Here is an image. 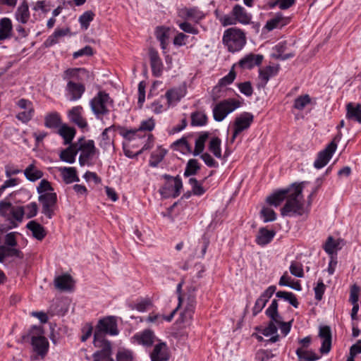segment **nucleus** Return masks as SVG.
I'll use <instances>...</instances> for the list:
<instances>
[{
    "label": "nucleus",
    "mask_w": 361,
    "mask_h": 361,
    "mask_svg": "<svg viewBox=\"0 0 361 361\" xmlns=\"http://www.w3.org/2000/svg\"><path fill=\"white\" fill-rule=\"evenodd\" d=\"M77 153L78 150L71 145L61 152L60 159L68 164H73L75 161V156Z\"/></svg>",
    "instance_id": "43"
},
{
    "label": "nucleus",
    "mask_w": 361,
    "mask_h": 361,
    "mask_svg": "<svg viewBox=\"0 0 361 361\" xmlns=\"http://www.w3.org/2000/svg\"><path fill=\"white\" fill-rule=\"evenodd\" d=\"M79 147L77 150L81 152L79 157V163L81 166L86 164L95 154L96 148L92 140H85L83 138L79 140Z\"/></svg>",
    "instance_id": "10"
},
{
    "label": "nucleus",
    "mask_w": 361,
    "mask_h": 361,
    "mask_svg": "<svg viewBox=\"0 0 361 361\" xmlns=\"http://www.w3.org/2000/svg\"><path fill=\"white\" fill-rule=\"evenodd\" d=\"M112 101L108 94L99 92L90 102V106L98 118L107 114L109 111V107L111 105Z\"/></svg>",
    "instance_id": "7"
},
{
    "label": "nucleus",
    "mask_w": 361,
    "mask_h": 361,
    "mask_svg": "<svg viewBox=\"0 0 361 361\" xmlns=\"http://www.w3.org/2000/svg\"><path fill=\"white\" fill-rule=\"evenodd\" d=\"M172 147L176 150L181 151L183 153L192 152L191 147L185 137H182L174 142Z\"/></svg>",
    "instance_id": "55"
},
{
    "label": "nucleus",
    "mask_w": 361,
    "mask_h": 361,
    "mask_svg": "<svg viewBox=\"0 0 361 361\" xmlns=\"http://www.w3.org/2000/svg\"><path fill=\"white\" fill-rule=\"evenodd\" d=\"M116 361H133V352L126 349L119 350L116 354Z\"/></svg>",
    "instance_id": "64"
},
{
    "label": "nucleus",
    "mask_w": 361,
    "mask_h": 361,
    "mask_svg": "<svg viewBox=\"0 0 361 361\" xmlns=\"http://www.w3.org/2000/svg\"><path fill=\"white\" fill-rule=\"evenodd\" d=\"M278 327L272 323H269L268 326L265 327L262 334L265 336H272L267 342L275 343L279 341V336L277 334Z\"/></svg>",
    "instance_id": "44"
},
{
    "label": "nucleus",
    "mask_w": 361,
    "mask_h": 361,
    "mask_svg": "<svg viewBox=\"0 0 361 361\" xmlns=\"http://www.w3.org/2000/svg\"><path fill=\"white\" fill-rule=\"evenodd\" d=\"M149 355L151 361H168L170 353L166 343L159 341L155 344Z\"/></svg>",
    "instance_id": "14"
},
{
    "label": "nucleus",
    "mask_w": 361,
    "mask_h": 361,
    "mask_svg": "<svg viewBox=\"0 0 361 361\" xmlns=\"http://www.w3.org/2000/svg\"><path fill=\"white\" fill-rule=\"evenodd\" d=\"M319 336L322 339L320 352L322 354L328 353L331 347V331L329 326H321Z\"/></svg>",
    "instance_id": "19"
},
{
    "label": "nucleus",
    "mask_w": 361,
    "mask_h": 361,
    "mask_svg": "<svg viewBox=\"0 0 361 361\" xmlns=\"http://www.w3.org/2000/svg\"><path fill=\"white\" fill-rule=\"evenodd\" d=\"M235 78V72L233 70H231L230 72L224 78H222L218 85L215 86L212 92L213 99L215 101L219 98L218 95H216V93L220 92L221 86H226L228 85L231 84Z\"/></svg>",
    "instance_id": "31"
},
{
    "label": "nucleus",
    "mask_w": 361,
    "mask_h": 361,
    "mask_svg": "<svg viewBox=\"0 0 361 361\" xmlns=\"http://www.w3.org/2000/svg\"><path fill=\"white\" fill-rule=\"evenodd\" d=\"M184 305V310L181 313V317L183 322H188L192 319L195 309V297L193 294H190L185 298V302L181 304Z\"/></svg>",
    "instance_id": "18"
},
{
    "label": "nucleus",
    "mask_w": 361,
    "mask_h": 361,
    "mask_svg": "<svg viewBox=\"0 0 361 361\" xmlns=\"http://www.w3.org/2000/svg\"><path fill=\"white\" fill-rule=\"evenodd\" d=\"M286 42H280L275 46L276 54L274 57L277 59L282 61L293 58L295 56V53L293 51L286 53Z\"/></svg>",
    "instance_id": "39"
},
{
    "label": "nucleus",
    "mask_w": 361,
    "mask_h": 361,
    "mask_svg": "<svg viewBox=\"0 0 361 361\" xmlns=\"http://www.w3.org/2000/svg\"><path fill=\"white\" fill-rule=\"evenodd\" d=\"M13 25L10 18H3L0 20V40L13 37Z\"/></svg>",
    "instance_id": "30"
},
{
    "label": "nucleus",
    "mask_w": 361,
    "mask_h": 361,
    "mask_svg": "<svg viewBox=\"0 0 361 361\" xmlns=\"http://www.w3.org/2000/svg\"><path fill=\"white\" fill-rule=\"evenodd\" d=\"M62 125L60 114L56 111L48 113L44 116V126L49 129H59Z\"/></svg>",
    "instance_id": "26"
},
{
    "label": "nucleus",
    "mask_w": 361,
    "mask_h": 361,
    "mask_svg": "<svg viewBox=\"0 0 361 361\" xmlns=\"http://www.w3.org/2000/svg\"><path fill=\"white\" fill-rule=\"evenodd\" d=\"M288 22V18H284L281 14H277L267 22L266 28L269 30H272L286 25Z\"/></svg>",
    "instance_id": "38"
},
{
    "label": "nucleus",
    "mask_w": 361,
    "mask_h": 361,
    "mask_svg": "<svg viewBox=\"0 0 361 361\" xmlns=\"http://www.w3.org/2000/svg\"><path fill=\"white\" fill-rule=\"evenodd\" d=\"M310 102L311 98L308 94L300 96L294 101V108L298 110H302Z\"/></svg>",
    "instance_id": "60"
},
{
    "label": "nucleus",
    "mask_w": 361,
    "mask_h": 361,
    "mask_svg": "<svg viewBox=\"0 0 361 361\" xmlns=\"http://www.w3.org/2000/svg\"><path fill=\"white\" fill-rule=\"evenodd\" d=\"M231 13L235 16V18H236V21L241 24L247 25L250 23L251 16L240 5H235L233 8Z\"/></svg>",
    "instance_id": "27"
},
{
    "label": "nucleus",
    "mask_w": 361,
    "mask_h": 361,
    "mask_svg": "<svg viewBox=\"0 0 361 361\" xmlns=\"http://www.w3.org/2000/svg\"><path fill=\"white\" fill-rule=\"evenodd\" d=\"M25 24L18 23L17 25H14V30L13 32V37L16 40H20L26 38L30 34V29H27Z\"/></svg>",
    "instance_id": "48"
},
{
    "label": "nucleus",
    "mask_w": 361,
    "mask_h": 361,
    "mask_svg": "<svg viewBox=\"0 0 361 361\" xmlns=\"http://www.w3.org/2000/svg\"><path fill=\"white\" fill-rule=\"evenodd\" d=\"M209 135L207 133H202L195 140V149L192 152L194 156L200 154L204 149V143L207 141Z\"/></svg>",
    "instance_id": "51"
},
{
    "label": "nucleus",
    "mask_w": 361,
    "mask_h": 361,
    "mask_svg": "<svg viewBox=\"0 0 361 361\" xmlns=\"http://www.w3.org/2000/svg\"><path fill=\"white\" fill-rule=\"evenodd\" d=\"M26 227L32 232L33 237L38 240H42L47 235L44 226L35 221H29Z\"/></svg>",
    "instance_id": "28"
},
{
    "label": "nucleus",
    "mask_w": 361,
    "mask_h": 361,
    "mask_svg": "<svg viewBox=\"0 0 361 361\" xmlns=\"http://www.w3.org/2000/svg\"><path fill=\"white\" fill-rule=\"evenodd\" d=\"M261 216L264 222L274 221L276 219L275 212L269 207H264L260 212Z\"/></svg>",
    "instance_id": "62"
},
{
    "label": "nucleus",
    "mask_w": 361,
    "mask_h": 361,
    "mask_svg": "<svg viewBox=\"0 0 361 361\" xmlns=\"http://www.w3.org/2000/svg\"><path fill=\"white\" fill-rule=\"evenodd\" d=\"M149 55L152 75L155 77H160L162 75L164 65L159 56L158 52L151 49H149Z\"/></svg>",
    "instance_id": "17"
},
{
    "label": "nucleus",
    "mask_w": 361,
    "mask_h": 361,
    "mask_svg": "<svg viewBox=\"0 0 361 361\" xmlns=\"http://www.w3.org/2000/svg\"><path fill=\"white\" fill-rule=\"evenodd\" d=\"M207 117L201 111H195L191 114V125L192 126H202L207 123Z\"/></svg>",
    "instance_id": "52"
},
{
    "label": "nucleus",
    "mask_w": 361,
    "mask_h": 361,
    "mask_svg": "<svg viewBox=\"0 0 361 361\" xmlns=\"http://www.w3.org/2000/svg\"><path fill=\"white\" fill-rule=\"evenodd\" d=\"M69 33L70 29L68 28L56 30L44 42L45 47H49L59 43L61 37L68 35Z\"/></svg>",
    "instance_id": "37"
},
{
    "label": "nucleus",
    "mask_w": 361,
    "mask_h": 361,
    "mask_svg": "<svg viewBox=\"0 0 361 361\" xmlns=\"http://www.w3.org/2000/svg\"><path fill=\"white\" fill-rule=\"evenodd\" d=\"M166 154V151L164 149H159L154 152L151 155L149 160V165L152 167H156L163 160Z\"/></svg>",
    "instance_id": "56"
},
{
    "label": "nucleus",
    "mask_w": 361,
    "mask_h": 361,
    "mask_svg": "<svg viewBox=\"0 0 361 361\" xmlns=\"http://www.w3.org/2000/svg\"><path fill=\"white\" fill-rule=\"evenodd\" d=\"M276 296L278 298L283 299L284 300L288 302L291 305H293L295 308H297L299 305V302L295 295L291 292L279 290L276 292Z\"/></svg>",
    "instance_id": "49"
},
{
    "label": "nucleus",
    "mask_w": 361,
    "mask_h": 361,
    "mask_svg": "<svg viewBox=\"0 0 361 361\" xmlns=\"http://www.w3.org/2000/svg\"><path fill=\"white\" fill-rule=\"evenodd\" d=\"M15 20L23 24H26L30 18L28 4L26 1H23L17 8L14 13Z\"/></svg>",
    "instance_id": "21"
},
{
    "label": "nucleus",
    "mask_w": 361,
    "mask_h": 361,
    "mask_svg": "<svg viewBox=\"0 0 361 361\" xmlns=\"http://www.w3.org/2000/svg\"><path fill=\"white\" fill-rule=\"evenodd\" d=\"M275 235L274 231L267 230L265 228H261L259 230L256 238V242L259 245H265L269 243Z\"/></svg>",
    "instance_id": "36"
},
{
    "label": "nucleus",
    "mask_w": 361,
    "mask_h": 361,
    "mask_svg": "<svg viewBox=\"0 0 361 361\" xmlns=\"http://www.w3.org/2000/svg\"><path fill=\"white\" fill-rule=\"evenodd\" d=\"M37 192L39 195L49 194V192H54L50 183L45 179H42L40 181L37 187Z\"/></svg>",
    "instance_id": "59"
},
{
    "label": "nucleus",
    "mask_w": 361,
    "mask_h": 361,
    "mask_svg": "<svg viewBox=\"0 0 361 361\" xmlns=\"http://www.w3.org/2000/svg\"><path fill=\"white\" fill-rule=\"evenodd\" d=\"M289 270H290V274L292 275H293L294 276H296L298 278L304 277V271H303L302 264L299 262L293 261L290 263Z\"/></svg>",
    "instance_id": "57"
},
{
    "label": "nucleus",
    "mask_w": 361,
    "mask_h": 361,
    "mask_svg": "<svg viewBox=\"0 0 361 361\" xmlns=\"http://www.w3.org/2000/svg\"><path fill=\"white\" fill-rule=\"evenodd\" d=\"M253 119V115L248 112H244L235 118L233 126L234 130L231 137L232 142L235 140L239 133L250 128Z\"/></svg>",
    "instance_id": "13"
},
{
    "label": "nucleus",
    "mask_w": 361,
    "mask_h": 361,
    "mask_svg": "<svg viewBox=\"0 0 361 361\" xmlns=\"http://www.w3.org/2000/svg\"><path fill=\"white\" fill-rule=\"evenodd\" d=\"M133 338L145 346H151L155 341L156 336L151 330L146 329L134 335Z\"/></svg>",
    "instance_id": "25"
},
{
    "label": "nucleus",
    "mask_w": 361,
    "mask_h": 361,
    "mask_svg": "<svg viewBox=\"0 0 361 361\" xmlns=\"http://www.w3.org/2000/svg\"><path fill=\"white\" fill-rule=\"evenodd\" d=\"M16 106L22 110L16 115V118L22 123L29 122L33 117L35 109L32 102L26 99H20L16 102Z\"/></svg>",
    "instance_id": "12"
},
{
    "label": "nucleus",
    "mask_w": 361,
    "mask_h": 361,
    "mask_svg": "<svg viewBox=\"0 0 361 361\" xmlns=\"http://www.w3.org/2000/svg\"><path fill=\"white\" fill-rule=\"evenodd\" d=\"M183 12L188 19L194 20L195 23H198L204 18L203 12L197 8H185Z\"/></svg>",
    "instance_id": "46"
},
{
    "label": "nucleus",
    "mask_w": 361,
    "mask_h": 361,
    "mask_svg": "<svg viewBox=\"0 0 361 361\" xmlns=\"http://www.w3.org/2000/svg\"><path fill=\"white\" fill-rule=\"evenodd\" d=\"M94 14L92 11H87L81 15L79 18V22L81 27L87 30L90 25V23L93 20Z\"/></svg>",
    "instance_id": "61"
},
{
    "label": "nucleus",
    "mask_w": 361,
    "mask_h": 361,
    "mask_svg": "<svg viewBox=\"0 0 361 361\" xmlns=\"http://www.w3.org/2000/svg\"><path fill=\"white\" fill-rule=\"evenodd\" d=\"M346 118L361 123V104L348 103L346 105Z\"/></svg>",
    "instance_id": "32"
},
{
    "label": "nucleus",
    "mask_w": 361,
    "mask_h": 361,
    "mask_svg": "<svg viewBox=\"0 0 361 361\" xmlns=\"http://www.w3.org/2000/svg\"><path fill=\"white\" fill-rule=\"evenodd\" d=\"M296 354L300 359H304L305 361H314L319 359L318 355H317L314 352L305 350L301 348H298L296 350Z\"/></svg>",
    "instance_id": "58"
},
{
    "label": "nucleus",
    "mask_w": 361,
    "mask_h": 361,
    "mask_svg": "<svg viewBox=\"0 0 361 361\" xmlns=\"http://www.w3.org/2000/svg\"><path fill=\"white\" fill-rule=\"evenodd\" d=\"M223 43L231 52L240 51L246 43L245 33L239 28L231 27L226 30L223 35Z\"/></svg>",
    "instance_id": "4"
},
{
    "label": "nucleus",
    "mask_w": 361,
    "mask_h": 361,
    "mask_svg": "<svg viewBox=\"0 0 361 361\" xmlns=\"http://www.w3.org/2000/svg\"><path fill=\"white\" fill-rule=\"evenodd\" d=\"M73 279L70 275L64 274L55 278L54 285L60 290H70L73 286Z\"/></svg>",
    "instance_id": "33"
},
{
    "label": "nucleus",
    "mask_w": 361,
    "mask_h": 361,
    "mask_svg": "<svg viewBox=\"0 0 361 361\" xmlns=\"http://www.w3.org/2000/svg\"><path fill=\"white\" fill-rule=\"evenodd\" d=\"M59 171L61 172L63 180L66 184H71L80 180L77 175V171L74 167H60Z\"/></svg>",
    "instance_id": "29"
},
{
    "label": "nucleus",
    "mask_w": 361,
    "mask_h": 361,
    "mask_svg": "<svg viewBox=\"0 0 361 361\" xmlns=\"http://www.w3.org/2000/svg\"><path fill=\"white\" fill-rule=\"evenodd\" d=\"M69 120L80 128H85L87 126L86 120L82 116V107L76 106L73 107L68 113Z\"/></svg>",
    "instance_id": "16"
},
{
    "label": "nucleus",
    "mask_w": 361,
    "mask_h": 361,
    "mask_svg": "<svg viewBox=\"0 0 361 361\" xmlns=\"http://www.w3.org/2000/svg\"><path fill=\"white\" fill-rule=\"evenodd\" d=\"M278 70L279 69L277 67L271 66H268L262 69H260L259 73L260 85L264 87L268 82L269 78L277 74Z\"/></svg>",
    "instance_id": "34"
},
{
    "label": "nucleus",
    "mask_w": 361,
    "mask_h": 361,
    "mask_svg": "<svg viewBox=\"0 0 361 361\" xmlns=\"http://www.w3.org/2000/svg\"><path fill=\"white\" fill-rule=\"evenodd\" d=\"M240 106V102L233 98L224 99L215 105L213 116L216 121H222L229 114Z\"/></svg>",
    "instance_id": "6"
},
{
    "label": "nucleus",
    "mask_w": 361,
    "mask_h": 361,
    "mask_svg": "<svg viewBox=\"0 0 361 361\" xmlns=\"http://www.w3.org/2000/svg\"><path fill=\"white\" fill-rule=\"evenodd\" d=\"M66 91L70 97V100L76 101L82 97L85 91V86L82 82L69 80L67 82Z\"/></svg>",
    "instance_id": "15"
},
{
    "label": "nucleus",
    "mask_w": 361,
    "mask_h": 361,
    "mask_svg": "<svg viewBox=\"0 0 361 361\" xmlns=\"http://www.w3.org/2000/svg\"><path fill=\"white\" fill-rule=\"evenodd\" d=\"M23 173L25 178L31 182H35L43 176V172L34 163L27 166Z\"/></svg>",
    "instance_id": "35"
},
{
    "label": "nucleus",
    "mask_w": 361,
    "mask_h": 361,
    "mask_svg": "<svg viewBox=\"0 0 361 361\" xmlns=\"http://www.w3.org/2000/svg\"><path fill=\"white\" fill-rule=\"evenodd\" d=\"M111 349L98 350L93 354V361H114L111 357Z\"/></svg>",
    "instance_id": "50"
},
{
    "label": "nucleus",
    "mask_w": 361,
    "mask_h": 361,
    "mask_svg": "<svg viewBox=\"0 0 361 361\" xmlns=\"http://www.w3.org/2000/svg\"><path fill=\"white\" fill-rule=\"evenodd\" d=\"M118 334L117 324L114 317L101 319L96 326L94 334V345L101 349H111V343L105 338L106 334L116 336Z\"/></svg>",
    "instance_id": "1"
},
{
    "label": "nucleus",
    "mask_w": 361,
    "mask_h": 361,
    "mask_svg": "<svg viewBox=\"0 0 361 361\" xmlns=\"http://www.w3.org/2000/svg\"><path fill=\"white\" fill-rule=\"evenodd\" d=\"M62 78L64 80L75 81L76 82L83 83L85 81H90L93 79L92 74L84 68H72L66 69Z\"/></svg>",
    "instance_id": "8"
},
{
    "label": "nucleus",
    "mask_w": 361,
    "mask_h": 361,
    "mask_svg": "<svg viewBox=\"0 0 361 361\" xmlns=\"http://www.w3.org/2000/svg\"><path fill=\"white\" fill-rule=\"evenodd\" d=\"M30 338L33 350L42 357L48 352L49 342L44 336V331L40 326H33L23 339Z\"/></svg>",
    "instance_id": "3"
},
{
    "label": "nucleus",
    "mask_w": 361,
    "mask_h": 361,
    "mask_svg": "<svg viewBox=\"0 0 361 361\" xmlns=\"http://www.w3.org/2000/svg\"><path fill=\"white\" fill-rule=\"evenodd\" d=\"M24 207L25 214L27 219H31L35 217L38 212L37 204L35 202H30Z\"/></svg>",
    "instance_id": "63"
},
{
    "label": "nucleus",
    "mask_w": 361,
    "mask_h": 361,
    "mask_svg": "<svg viewBox=\"0 0 361 361\" xmlns=\"http://www.w3.org/2000/svg\"><path fill=\"white\" fill-rule=\"evenodd\" d=\"M278 301L274 299L271 301V305L266 310L265 312L266 315L270 319L269 322L274 324V325H276L277 327L278 325L283 322L281 316L278 312Z\"/></svg>",
    "instance_id": "22"
},
{
    "label": "nucleus",
    "mask_w": 361,
    "mask_h": 361,
    "mask_svg": "<svg viewBox=\"0 0 361 361\" xmlns=\"http://www.w3.org/2000/svg\"><path fill=\"white\" fill-rule=\"evenodd\" d=\"M57 133L63 138L65 144H69L75 136V130L73 128L68 126L66 124H62L58 129Z\"/></svg>",
    "instance_id": "40"
},
{
    "label": "nucleus",
    "mask_w": 361,
    "mask_h": 361,
    "mask_svg": "<svg viewBox=\"0 0 361 361\" xmlns=\"http://www.w3.org/2000/svg\"><path fill=\"white\" fill-rule=\"evenodd\" d=\"M209 149L216 157L221 158V140L217 137H212L209 142Z\"/></svg>",
    "instance_id": "53"
},
{
    "label": "nucleus",
    "mask_w": 361,
    "mask_h": 361,
    "mask_svg": "<svg viewBox=\"0 0 361 361\" xmlns=\"http://www.w3.org/2000/svg\"><path fill=\"white\" fill-rule=\"evenodd\" d=\"M186 94V87L181 85L177 87H174L169 90L165 97L167 99L168 104L170 105L173 102H179Z\"/></svg>",
    "instance_id": "23"
},
{
    "label": "nucleus",
    "mask_w": 361,
    "mask_h": 361,
    "mask_svg": "<svg viewBox=\"0 0 361 361\" xmlns=\"http://www.w3.org/2000/svg\"><path fill=\"white\" fill-rule=\"evenodd\" d=\"M169 29L164 27H158L156 30V37L160 42L161 48L165 51L168 46V39L169 37Z\"/></svg>",
    "instance_id": "42"
},
{
    "label": "nucleus",
    "mask_w": 361,
    "mask_h": 361,
    "mask_svg": "<svg viewBox=\"0 0 361 361\" xmlns=\"http://www.w3.org/2000/svg\"><path fill=\"white\" fill-rule=\"evenodd\" d=\"M290 192V186L288 188L276 191L267 197V202L270 205L278 207L281 203L287 198Z\"/></svg>",
    "instance_id": "24"
},
{
    "label": "nucleus",
    "mask_w": 361,
    "mask_h": 361,
    "mask_svg": "<svg viewBox=\"0 0 361 361\" xmlns=\"http://www.w3.org/2000/svg\"><path fill=\"white\" fill-rule=\"evenodd\" d=\"M111 130H114V126L105 128L102 133L99 146L104 149H106L109 148L111 145H113L114 141L111 139V137L108 135L109 132H110Z\"/></svg>",
    "instance_id": "47"
},
{
    "label": "nucleus",
    "mask_w": 361,
    "mask_h": 361,
    "mask_svg": "<svg viewBox=\"0 0 361 361\" xmlns=\"http://www.w3.org/2000/svg\"><path fill=\"white\" fill-rule=\"evenodd\" d=\"M337 137H336L324 149L319 152L316 160L314 162V166L317 169H322L325 166L332 157L334 153L335 152L337 148V142L336 140Z\"/></svg>",
    "instance_id": "11"
},
{
    "label": "nucleus",
    "mask_w": 361,
    "mask_h": 361,
    "mask_svg": "<svg viewBox=\"0 0 361 361\" xmlns=\"http://www.w3.org/2000/svg\"><path fill=\"white\" fill-rule=\"evenodd\" d=\"M200 169L199 163L197 159H190L186 165L184 176L186 177L196 174L197 171Z\"/></svg>",
    "instance_id": "54"
},
{
    "label": "nucleus",
    "mask_w": 361,
    "mask_h": 361,
    "mask_svg": "<svg viewBox=\"0 0 361 361\" xmlns=\"http://www.w3.org/2000/svg\"><path fill=\"white\" fill-rule=\"evenodd\" d=\"M16 257L21 258L22 253L19 250L14 248L13 247H9L6 245L0 246V262H3L6 257Z\"/></svg>",
    "instance_id": "41"
},
{
    "label": "nucleus",
    "mask_w": 361,
    "mask_h": 361,
    "mask_svg": "<svg viewBox=\"0 0 361 361\" xmlns=\"http://www.w3.org/2000/svg\"><path fill=\"white\" fill-rule=\"evenodd\" d=\"M303 183H293L286 198V202L281 209L283 216H301L305 213L302 195Z\"/></svg>",
    "instance_id": "2"
},
{
    "label": "nucleus",
    "mask_w": 361,
    "mask_h": 361,
    "mask_svg": "<svg viewBox=\"0 0 361 361\" xmlns=\"http://www.w3.org/2000/svg\"><path fill=\"white\" fill-rule=\"evenodd\" d=\"M38 201L42 205V213L48 219H51L57 203V195L56 192H49L39 195Z\"/></svg>",
    "instance_id": "9"
},
{
    "label": "nucleus",
    "mask_w": 361,
    "mask_h": 361,
    "mask_svg": "<svg viewBox=\"0 0 361 361\" xmlns=\"http://www.w3.org/2000/svg\"><path fill=\"white\" fill-rule=\"evenodd\" d=\"M176 311L177 308L174 309L168 316H164L161 314H149L146 320L148 322H152L157 324L162 323L164 320L171 322L173 319Z\"/></svg>",
    "instance_id": "45"
},
{
    "label": "nucleus",
    "mask_w": 361,
    "mask_h": 361,
    "mask_svg": "<svg viewBox=\"0 0 361 361\" xmlns=\"http://www.w3.org/2000/svg\"><path fill=\"white\" fill-rule=\"evenodd\" d=\"M25 214L23 206H13L10 202L2 200L0 202V216H4L13 224V227L18 224L16 222H21Z\"/></svg>",
    "instance_id": "5"
},
{
    "label": "nucleus",
    "mask_w": 361,
    "mask_h": 361,
    "mask_svg": "<svg viewBox=\"0 0 361 361\" xmlns=\"http://www.w3.org/2000/svg\"><path fill=\"white\" fill-rule=\"evenodd\" d=\"M264 57L261 54H250L242 58L239 62V66L245 69H251L256 66L262 63Z\"/></svg>",
    "instance_id": "20"
}]
</instances>
